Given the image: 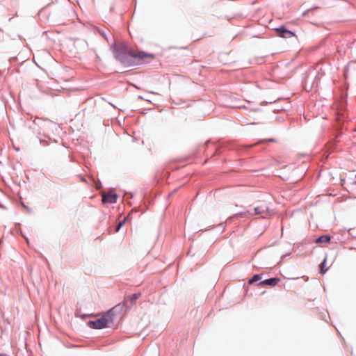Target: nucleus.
<instances>
[{
    "instance_id": "f257e3e1",
    "label": "nucleus",
    "mask_w": 356,
    "mask_h": 356,
    "mask_svg": "<svg viewBox=\"0 0 356 356\" xmlns=\"http://www.w3.org/2000/svg\"><path fill=\"white\" fill-rule=\"evenodd\" d=\"M120 305H118L113 307L107 312L103 314L102 316L96 321H90L88 322V325L92 329H102L108 327L114 321L115 312L118 309L121 308Z\"/></svg>"
},
{
    "instance_id": "f03ea898",
    "label": "nucleus",
    "mask_w": 356,
    "mask_h": 356,
    "mask_svg": "<svg viewBox=\"0 0 356 356\" xmlns=\"http://www.w3.org/2000/svg\"><path fill=\"white\" fill-rule=\"evenodd\" d=\"M129 55L132 58L136 59L138 63L149 62L154 58V55L152 54H148L138 50H129Z\"/></svg>"
},
{
    "instance_id": "7ed1b4c3",
    "label": "nucleus",
    "mask_w": 356,
    "mask_h": 356,
    "mask_svg": "<svg viewBox=\"0 0 356 356\" xmlns=\"http://www.w3.org/2000/svg\"><path fill=\"white\" fill-rule=\"evenodd\" d=\"M115 50L116 52V58L122 63H125L126 55H129V49L124 43L119 42L115 44Z\"/></svg>"
},
{
    "instance_id": "20e7f679",
    "label": "nucleus",
    "mask_w": 356,
    "mask_h": 356,
    "mask_svg": "<svg viewBox=\"0 0 356 356\" xmlns=\"http://www.w3.org/2000/svg\"><path fill=\"white\" fill-rule=\"evenodd\" d=\"M275 31L277 32L279 37L283 38H290L296 36V34L293 32L286 29L283 26L275 29Z\"/></svg>"
},
{
    "instance_id": "39448f33",
    "label": "nucleus",
    "mask_w": 356,
    "mask_h": 356,
    "mask_svg": "<svg viewBox=\"0 0 356 356\" xmlns=\"http://www.w3.org/2000/svg\"><path fill=\"white\" fill-rule=\"evenodd\" d=\"M118 199V195L113 193H103L102 194V202L103 203H115Z\"/></svg>"
},
{
    "instance_id": "423d86ee",
    "label": "nucleus",
    "mask_w": 356,
    "mask_h": 356,
    "mask_svg": "<svg viewBox=\"0 0 356 356\" xmlns=\"http://www.w3.org/2000/svg\"><path fill=\"white\" fill-rule=\"evenodd\" d=\"M140 296V293H137L125 297L124 300V305H127L129 303H130L131 305H134L136 300H138Z\"/></svg>"
},
{
    "instance_id": "0eeeda50",
    "label": "nucleus",
    "mask_w": 356,
    "mask_h": 356,
    "mask_svg": "<svg viewBox=\"0 0 356 356\" xmlns=\"http://www.w3.org/2000/svg\"><path fill=\"white\" fill-rule=\"evenodd\" d=\"M268 209L266 206H259L254 208L255 215L265 214L264 216H262V218H266L268 216Z\"/></svg>"
},
{
    "instance_id": "6e6552de",
    "label": "nucleus",
    "mask_w": 356,
    "mask_h": 356,
    "mask_svg": "<svg viewBox=\"0 0 356 356\" xmlns=\"http://www.w3.org/2000/svg\"><path fill=\"white\" fill-rule=\"evenodd\" d=\"M280 279L279 278H270V279H268V280H265L262 282H261L259 285L260 286H263V285H269V286H275V285L277 284V283L280 282Z\"/></svg>"
},
{
    "instance_id": "1a4fd4ad",
    "label": "nucleus",
    "mask_w": 356,
    "mask_h": 356,
    "mask_svg": "<svg viewBox=\"0 0 356 356\" xmlns=\"http://www.w3.org/2000/svg\"><path fill=\"white\" fill-rule=\"evenodd\" d=\"M330 241V236L329 235H322L316 239V243H329Z\"/></svg>"
},
{
    "instance_id": "9d476101",
    "label": "nucleus",
    "mask_w": 356,
    "mask_h": 356,
    "mask_svg": "<svg viewBox=\"0 0 356 356\" xmlns=\"http://www.w3.org/2000/svg\"><path fill=\"white\" fill-rule=\"evenodd\" d=\"M11 234L13 236H17L18 234L22 236V231L19 223L15 224V227L11 229Z\"/></svg>"
},
{
    "instance_id": "9b49d317",
    "label": "nucleus",
    "mask_w": 356,
    "mask_h": 356,
    "mask_svg": "<svg viewBox=\"0 0 356 356\" xmlns=\"http://www.w3.org/2000/svg\"><path fill=\"white\" fill-rule=\"evenodd\" d=\"M261 279V276L259 275H254L251 279L249 280L248 283L250 284L254 283V282L259 281Z\"/></svg>"
},
{
    "instance_id": "f8f14e48",
    "label": "nucleus",
    "mask_w": 356,
    "mask_h": 356,
    "mask_svg": "<svg viewBox=\"0 0 356 356\" xmlns=\"http://www.w3.org/2000/svg\"><path fill=\"white\" fill-rule=\"evenodd\" d=\"M126 219L124 218L122 221H120L118 225H117L115 232H118L120 229L122 227V225L124 224Z\"/></svg>"
},
{
    "instance_id": "ddd939ff",
    "label": "nucleus",
    "mask_w": 356,
    "mask_h": 356,
    "mask_svg": "<svg viewBox=\"0 0 356 356\" xmlns=\"http://www.w3.org/2000/svg\"><path fill=\"white\" fill-rule=\"evenodd\" d=\"M325 261H324L322 264H321V271L323 273H325V270H323V268H325V266H324V264H325Z\"/></svg>"
},
{
    "instance_id": "4468645a",
    "label": "nucleus",
    "mask_w": 356,
    "mask_h": 356,
    "mask_svg": "<svg viewBox=\"0 0 356 356\" xmlns=\"http://www.w3.org/2000/svg\"><path fill=\"white\" fill-rule=\"evenodd\" d=\"M13 148H14L16 151L19 152V151L20 150V147H17V146H15L14 144H13Z\"/></svg>"
},
{
    "instance_id": "2eb2a0df",
    "label": "nucleus",
    "mask_w": 356,
    "mask_h": 356,
    "mask_svg": "<svg viewBox=\"0 0 356 356\" xmlns=\"http://www.w3.org/2000/svg\"><path fill=\"white\" fill-rule=\"evenodd\" d=\"M15 60H17V57H15V56H14V57H12V58L10 59V62H13V61H15Z\"/></svg>"
},
{
    "instance_id": "dca6fc26",
    "label": "nucleus",
    "mask_w": 356,
    "mask_h": 356,
    "mask_svg": "<svg viewBox=\"0 0 356 356\" xmlns=\"http://www.w3.org/2000/svg\"><path fill=\"white\" fill-rule=\"evenodd\" d=\"M19 204L22 205V197L19 195Z\"/></svg>"
},
{
    "instance_id": "f3484780",
    "label": "nucleus",
    "mask_w": 356,
    "mask_h": 356,
    "mask_svg": "<svg viewBox=\"0 0 356 356\" xmlns=\"http://www.w3.org/2000/svg\"><path fill=\"white\" fill-rule=\"evenodd\" d=\"M0 356H7L6 354H0Z\"/></svg>"
},
{
    "instance_id": "a211bd4d",
    "label": "nucleus",
    "mask_w": 356,
    "mask_h": 356,
    "mask_svg": "<svg viewBox=\"0 0 356 356\" xmlns=\"http://www.w3.org/2000/svg\"><path fill=\"white\" fill-rule=\"evenodd\" d=\"M16 71H17V72H19V68L16 69Z\"/></svg>"
}]
</instances>
